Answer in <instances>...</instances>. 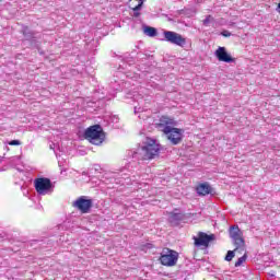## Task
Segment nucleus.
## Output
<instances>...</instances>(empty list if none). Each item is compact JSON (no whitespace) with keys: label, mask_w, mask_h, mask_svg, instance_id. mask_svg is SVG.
<instances>
[{"label":"nucleus","mask_w":280,"mask_h":280,"mask_svg":"<svg viewBox=\"0 0 280 280\" xmlns=\"http://www.w3.org/2000/svg\"><path fill=\"white\" fill-rule=\"evenodd\" d=\"M159 154H161V144L154 139L147 138L142 145L129 150L127 156L128 159H133V161H152Z\"/></svg>","instance_id":"f257e3e1"},{"label":"nucleus","mask_w":280,"mask_h":280,"mask_svg":"<svg viewBox=\"0 0 280 280\" xmlns=\"http://www.w3.org/2000/svg\"><path fill=\"white\" fill-rule=\"evenodd\" d=\"M158 126L159 128H162V131L166 135V138L171 141L172 145H178V143L183 141V132L185 131L179 128L171 127L174 126V119L167 116H162Z\"/></svg>","instance_id":"f03ea898"},{"label":"nucleus","mask_w":280,"mask_h":280,"mask_svg":"<svg viewBox=\"0 0 280 280\" xmlns=\"http://www.w3.org/2000/svg\"><path fill=\"white\" fill-rule=\"evenodd\" d=\"M84 138L91 142L92 145H102L106 140V133L101 125H93L85 129Z\"/></svg>","instance_id":"7ed1b4c3"},{"label":"nucleus","mask_w":280,"mask_h":280,"mask_svg":"<svg viewBox=\"0 0 280 280\" xmlns=\"http://www.w3.org/2000/svg\"><path fill=\"white\" fill-rule=\"evenodd\" d=\"M35 189L39 196H47V194H54V184L51 179L40 177L35 179Z\"/></svg>","instance_id":"20e7f679"},{"label":"nucleus","mask_w":280,"mask_h":280,"mask_svg":"<svg viewBox=\"0 0 280 280\" xmlns=\"http://www.w3.org/2000/svg\"><path fill=\"white\" fill-rule=\"evenodd\" d=\"M160 261L162 266H166L168 268H172V266H176L178 264V252L165 248L161 253Z\"/></svg>","instance_id":"39448f33"},{"label":"nucleus","mask_w":280,"mask_h":280,"mask_svg":"<svg viewBox=\"0 0 280 280\" xmlns=\"http://www.w3.org/2000/svg\"><path fill=\"white\" fill-rule=\"evenodd\" d=\"M164 39L166 43H171V45H177V47H185L187 45V39L173 31H164Z\"/></svg>","instance_id":"423d86ee"},{"label":"nucleus","mask_w":280,"mask_h":280,"mask_svg":"<svg viewBox=\"0 0 280 280\" xmlns=\"http://www.w3.org/2000/svg\"><path fill=\"white\" fill-rule=\"evenodd\" d=\"M73 207L81 211V213H89L93 207V200L86 199L84 196H82L74 201Z\"/></svg>","instance_id":"0eeeda50"},{"label":"nucleus","mask_w":280,"mask_h":280,"mask_svg":"<svg viewBox=\"0 0 280 280\" xmlns=\"http://www.w3.org/2000/svg\"><path fill=\"white\" fill-rule=\"evenodd\" d=\"M195 240V246L200 247V246H209V243L213 242L215 240L214 234H207L205 232H199L198 236H194Z\"/></svg>","instance_id":"6e6552de"},{"label":"nucleus","mask_w":280,"mask_h":280,"mask_svg":"<svg viewBox=\"0 0 280 280\" xmlns=\"http://www.w3.org/2000/svg\"><path fill=\"white\" fill-rule=\"evenodd\" d=\"M215 58L219 60V62H235V59L231 57L229 51H226V47L220 46L215 51H214Z\"/></svg>","instance_id":"1a4fd4ad"},{"label":"nucleus","mask_w":280,"mask_h":280,"mask_svg":"<svg viewBox=\"0 0 280 280\" xmlns=\"http://www.w3.org/2000/svg\"><path fill=\"white\" fill-rule=\"evenodd\" d=\"M196 190L199 196H209V194H212L213 188H211V185L203 183L197 186Z\"/></svg>","instance_id":"9d476101"},{"label":"nucleus","mask_w":280,"mask_h":280,"mask_svg":"<svg viewBox=\"0 0 280 280\" xmlns=\"http://www.w3.org/2000/svg\"><path fill=\"white\" fill-rule=\"evenodd\" d=\"M168 220L170 222H182V220H185V214L180 212H171Z\"/></svg>","instance_id":"9b49d317"},{"label":"nucleus","mask_w":280,"mask_h":280,"mask_svg":"<svg viewBox=\"0 0 280 280\" xmlns=\"http://www.w3.org/2000/svg\"><path fill=\"white\" fill-rule=\"evenodd\" d=\"M232 242L235 246V249L234 250H244V237L242 236H238L236 238H232Z\"/></svg>","instance_id":"f8f14e48"},{"label":"nucleus","mask_w":280,"mask_h":280,"mask_svg":"<svg viewBox=\"0 0 280 280\" xmlns=\"http://www.w3.org/2000/svg\"><path fill=\"white\" fill-rule=\"evenodd\" d=\"M230 237H231V240L242 237V230H240V228L235 226V225L231 226L230 228Z\"/></svg>","instance_id":"ddd939ff"},{"label":"nucleus","mask_w":280,"mask_h":280,"mask_svg":"<svg viewBox=\"0 0 280 280\" xmlns=\"http://www.w3.org/2000/svg\"><path fill=\"white\" fill-rule=\"evenodd\" d=\"M23 36L26 38V40H33L36 33L34 31L30 30V27L24 26L22 30Z\"/></svg>","instance_id":"4468645a"},{"label":"nucleus","mask_w":280,"mask_h":280,"mask_svg":"<svg viewBox=\"0 0 280 280\" xmlns=\"http://www.w3.org/2000/svg\"><path fill=\"white\" fill-rule=\"evenodd\" d=\"M143 32H144L145 36H150V38H154V36H156V34H158L156 28L152 27V26H144Z\"/></svg>","instance_id":"2eb2a0df"},{"label":"nucleus","mask_w":280,"mask_h":280,"mask_svg":"<svg viewBox=\"0 0 280 280\" xmlns=\"http://www.w3.org/2000/svg\"><path fill=\"white\" fill-rule=\"evenodd\" d=\"M9 165L11 167H16V166L21 165V156H19V155L12 156L9 160Z\"/></svg>","instance_id":"dca6fc26"},{"label":"nucleus","mask_w":280,"mask_h":280,"mask_svg":"<svg viewBox=\"0 0 280 280\" xmlns=\"http://www.w3.org/2000/svg\"><path fill=\"white\" fill-rule=\"evenodd\" d=\"M214 19L211 15H207L206 19L202 21L205 27H209L211 23H213Z\"/></svg>","instance_id":"f3484780"},{"label":"nucleus","mask_w":280,"mask_h":280,"mask_svg":"<svg viewBox=\"0 0 280 280\" xmlns=\"http://www.w3.org/2000/svg\"><path fill=\"white\" fill-rule=\"evenodd\" d=\"M247 259V256L246 254H244L242 257H240L237 259V261L235 262V268H240V266H242V264H244V261H246Z\"/></svg>","instance_id":"a211bd4d"},{"label":"nucleus","mask_w":280,"mask_h":280,"mask_svg":"<svg viewBox=\"0 0 280 280\" xmlns=\"http://www.w3.org/2000/svg\"><path fill=\"white\" fill-rule=\"evenodd\" d=\"M233 257H235V252L234 250H229L226 256H225V261H233Z\"/></svg>","instance_id":"6ab92c4d"},{"label":"nucleus","mask_w":280,"mask_h":280,"mask_svg":"<svg viewBox=\"0 0 280 280\" xmlns=\"http://www.w3.org/2000/svg\"><path fill=\"white\" fill-rule=\"evenodd\" d=\"M220 35L224 36V38H231V36H233V34L226 30L222 31Z\"/></svg>","instance_id":"aec40b11"},{"label":"nucleus","mask_w":280,"mask_h":280,"mask_svg":"<svg viewBox=\"0 0 280 280\" xmlns=\"http://www.w3.org/2000/svg\"><path fill=\"white\" fill-rule=\"evenodd\" d=\"M138 1V5H136V10H141L143 8V3H145V0H136Z\"/></svg>","instance_id":"412c9836"},{"label":"nucleus","mask_w":280,"mask_h":280,"mask_svg":"<svg viewBox=\"0 0 280 280\" xmlns=\"http://www.w3.org/2000/svg\"><path fill=\"white\" fill-rule=\"evenodd\" d=\"M141 9H137V7L133 8V16L138 19V16H141V12H139Z\"/></svg>","instance_id":"4be33fe9"},{"label":"nucleus","mask_w":280,"mask_h":280,"mask_svg":"<svg viewBox=\"0 0 280 280\" xmlns=\"http://www.w3.org/2000/svg\"><path fill=\"white\" fill-rule=\"evenodd\" d=\"M8 143H9V145H21L20 140H11Z\"/></svg>","instance_id":"5701e85b"},{"label":"nucleus","mask_w":280,"mask_h":280,"mask_svg":"<svg viewBox=\"0 0 280 280\" xmlns=\"http://www.w3.org/2000/svg\"><path fill=\"white\" fill-rule=\"evenodd\" d=\"M137 113H143V109L141 107H135V114L137 115Z\"/></svg>","instance_id":"b1692460"},{"label":"nucleus","mask_w":280,"mask_h":280,"mask_svg":"<svg viewBox=\"0 0 280 280\" xmlns=\"http://www.w3.org/2000/svg\"><path fill=\"white\" fill-rule=\"evenodd\" d=\"M94 170L95 172H102V166H100L98 164H95Z\"/></svg>","instance_id":"393cba45"}]
</instances>
